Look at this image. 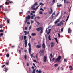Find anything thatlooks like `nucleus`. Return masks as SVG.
<instances>
[{
	"label": "nucleus",
	"instance_id": "nucleus-40",
	"mask_svg": "<svg viewBox=\"0 0 73 73\" xmlns=\"http://www.w3.org/2000/svg\"><path fill=\"white\" fill-rule=\"evenodd\" d=\"M0 32H3V30L2 29L0 30Z\"/></svg>",
	"mask_w": 73,
	"mask_h": 73
},
{
	"label": "nucleus",
	"instance_id": "nucleus-11",
	"mask_svg": "<svg viewBox=\"0 0 73 73\" xmlns=\"http://www.w3.org/2000/svg\"><path fill=\"white\" fill-rule=\"evenodd\" d=\"M50 10H51V11L49 12V14H51V13H53V9H52L50 8Z\"/></svg>",
	"mask_w": 73,
	"mask_h": 73
},
{
	"label": "nucleus",
	"instance_id": "nucleus-27",
	"mask_svg": "<svg viewBox=\"0 0 73 73\" xmlns=\"http://www.w3.org/2000/svg\"><path fill=\"white\" fill-rule=\"evenodd\" d=\"M40 5H41V6H42V5H44V3H39Z\"/></svg>",
	"mask_w": 73,
	"mask_h": 73
},
{
	"label": "nucleus",
	"instance_id": "nucleus-8",
	"mask_svg": "<svg viewBox=\"0 0 73 73\" xmlns=\"http://www.w3.org/2000/svg\"><path fill=\"white\" fill-rule=\"evenodd\" d=\"M4 11H9V9L8 8V7H5L4 9Z\"/></svg>",
	"mask_w": 73,
	"mask_h": 73
},
{
	"label": "nucleus",
	"instance_id": "nucleus-16",
	"mask_svg": "<svg viewBox=\"0 0 73 73\" xmlns=\"http://www.w3.org/2000/svg\"><path fill=\"white\" fill-rule=\"evenodd\" d=\"M55 12H54L52 14V15H51V17L52 18V19H53V17H54L53 16V15H55Z\"/></svg>",
	"mask_w": 73,
	"mask_h": 73
},
{
	"label": "nucleus",
	"instance_id": "nucleus-50",
	"mask_svg": "<svg viewBox=\"0 0 73 73\" xmlns=\"http://www.w3.org/2000/svg\"><path fill=\"white\" fill-rule=\"evenodd\" d=\"M60 24H61L62 25H63V22H62V21L60 22Z\"/></svg>",
	"mask_w": 73,
	"mask_h": 73
},
{
	"label": "nucleus",
	"instance_id": "nucleus-4",
	"mask_svg": "<svg viewBox=\"0 0 73 73\" xmlns=\"http://www.w3.org/2000/svg\"><path fill=\"white\" fill-rule=\"evenodd\" d=\"M44 52L45 50H41L39 52V53L40 54V56H42V54H41V53H42V54H44Z\"/></svg>",
	"mask_w": 73,
	"mask_h": 73
},
{
	"label": "nucleus",
	"instance_id": "nucleus-52",
	"mask_svg": "<svg viewBox=\"0 0 73 73\" xmlns=\"http://www.w3.org/2000/svg\"><path fill=\"white\" fill-rule=\"evenodd\" d=\"M4 19L5 20V21H6V20H7V17H5L4 18Z\"/></svg>",
	"mask_w": 73,
	"mask_h": 73
},
{
	"label": "nucleus",
	"instance_id": "nucleus-53",
	"mask_svg": "<svg viewBox=\"0 0 73 73\" xmlns=\"http://www.w3.org/2000/svg\"><path fill=\"white\" fill-rule=\"evenodd\" d=\"M33 22H34L33 21L31 20V24H32V23H33Z\"/></svg>",
	"mask_w": 73,
	"mask_h": 73
},
{
	"label": "nucleus",
	"instance_id": "nucleus-29",
	"mask_svg": "<svg viewBox=\"0 0 73 73\" xmlns=\"http://www.w3.org/2000/svg\"><path fill=\"white\" fill-rule=\"evenodd\" d=\"M24 40H26V38H27V36H26L24 35Z\"/></svg>",
	"mask_w": 73,
	"mask_h": 73
},
{
	"label": "nucleus",
	"instance_id": "nucleus-38",
	"mask_svg": "<svg viewBox=\"0 0 73 73\" xmlns=\"http://www.w3.org/2000/svg\"><path fill=\"white\" fill-rule=\"evenodd\" d=\"M58 37H60V36H61V35H60V34H59V33H58Z\"/></svg>",
	"mask_w": 73,
	"mask_h": 73
},
{
	"label": "nucleus",
	"instance_id": "nucleus-18",
	"mask_svg": "<svg viewBox=\"0 0 73 73\" xmlns=\"http://www.w3.org/2000/svg\"><path fill=\"white\" fill-rule=\"evenodd\" d=\"M41 47V44H40L39 45H37V48H40Z\"/></svg>",
	"mask_w": 73,
	"mask_h": 73
},
{
	"label": "nucleus",
	"instance_id": "nucleus-34",
	"mask_svg": "<svg viewBox=\"0 0 73 73\" xmlns=\"http://www.w3.org/2000/svg\"><path fill=\"white\" fill-rule=\"evenodd\" d=\"M4 35V33H2L0 34V36H3Z\"/></svg>",
	"mask_w": 73,
	"mask_h": 73
},
{
	"label": "nucleus",
	"instance_id": "nucleus-12",
	"mask_svg": "<svg viewBox=\"0 0 73 73\" xmlns=\"http://www.w3.org/2000/svg\"><path fill=\"white\" fill-rule=\"evenodd\" d=\"M42 28V27H40L39 28H37L36 29V30H37V31H40V30Z\"/></svg>",
	"mask_w": 73,
	"mask_h": 73
},
{
	"label": "nucleus",
	"instance_id": "nucleus-20",
	"mask_svg": "<svg viewBox=\"0 0 73 73\" xmlns=\"http://www.w3.org/2000/svg\"><path fill=\"white\" fill-rule=\"evenodd\" d=\"M69 68H70V70H73V68L71 66H69Z\"/></svg>",
	"mask_w": 73,
	"mask_h": 73
},
{
	"label": "nucleus",
	"instance_id": "nucleus-5",
	"mask_svg": "<svg viewBox=\"0 0 73 73\" xmlns=\"http://www.w3.org/2000/svg\"><path fill=\"white\" fill-rule=\"evenodd\" d=\"M46 59H47V57L46 56H44L43 59V61L44 62H46Z\"/></svg>",
	"mask_w": 73,
	"mask_h": 73
},
{
	"label": "nucleus",
	"instance_id": "nucleus-37",
	"mask_svg": "<svg viewBox=\"0 0 73 73\" xmlns=\"http://www.w3.org/2000/svg\"><path fill=\"white\" fill-rule=\"evenodd\" d=\"M64 61H65L66 62H67V60H66V59H65L64 60Z\"/></svg>",
	"mask_w": 73,
	"mask_h": 73
},
{
	"label": "nucleus",
	"instance_id": "nucleus-59",
	"mask_svg": "<svg viewBox=\"0 0 73 73\" xmlns=\"http://www.w3.org/2000/svg\"><path fill=\"white\" fill-rule=\"evenodd\" d=\"M4 66H5V65H3L2 66V68H4Z\"/></svg>",
	"mask_w": 73,
	"mask_h": 73
},
{
	"label": "nucleus",
	"instance_id": "nucleus-58",
	"mask_svg": "<svg viewBox=\"0 0 73 73\" xmlns=\"http://www.w3.org/2000/svg\"><path fill=\"white\" fill-rule=\"evenodd\" d=\"M3 7V5H0V8H1Z\"/></svg>",
	"mask_w": 73,
	"mask_h": 73
},
{
	"label": "nucleus",
	"instance_id": "nucleus-28",
	"mask_svg": "<svg viewBox=\"0 0 73 73\" xmlns=\"http://www.w3.org/2000/svg\"><path fill=\"white\" fill-rule=\"evenodd\" d=\"M62 5L61 4H60L59 5H57V6L58 7H62Z\"/></svg>",
	"mask_w": 73,
	"mask_h": 73
},
{
	"label": "nucleus",
	"instance_id": "nucleus-55",
	"mask_svg": "<svg viewBox=\"0 0 73 73\" xmlns=\"http://www.w3.org/2000/svg\"><path fill=\"white\" fill-rule=\"evenodd\" d=\"M31 19H33V16H31Z\"/></svg>",
	"mask_w": 73,
	"mask_h": 73
},
{
	"label": "nucleus",
	"instance_id": "nucleus-32",
	"mask_svg": "<svg viewBox=\"0 0 73 73\" xmlns=\"http://www.w3.org/2000/svg\"><path fill=\"white\" fill-rule=\"evenodd\" d=\"M9 20H10L9 19H7V21L8 23H9Z\"/></svg>",
	"mask_w": 73,
	"mask_h": 73
},
{
	"label": "nucleus",
	"instance_id": "nucleus-31",
	"mask_svg": "<svg viewBox=\"0 0 73 73\" xmlns=\"http://www.w3.org/2000/svg\"><path fill=\"white\" fill-rule=\"evenodd\" d=\"M50 56L51 58H53V54H50Z\"/></svg>",
	"mask_w": 73,
	"mask_h": 73
},
{
	"label": "nucleus",
	"instance_id": "nucleus-63",
	"mask_svg": "<svg viewBox=\"0 0 73 73\" xmlns=\"http://www.w3.org/2000/svg\"><path fill=\"white\" fill-rule=\"evenodd\" d=\"M32 68L33 69V70L34 69H35V68H34V67H33V66H32Z\"/></svg>",
	"mask_w": 73,
	"mask_h": 73
},
{
	"label": "nucleus",
	"instance_id": "nucleus-24",
	"mask_svg": "<svg viewBox=\"0 0 73 73\" xmlns=\"http://www.w3.org/2000/svg\"><path fill=\"white\" fill-rule=\"evenodd\" d=\"M31 18L30 17V16H29V15H28L27 16V19H28V20H30V18Z\"/></svg>",
	"mask_w": 73,
	"mask_h": 73
},
{
	"label": "nucleus",
	"instance_id": "nucleus-54",
	"mask_svg": "<svg viewBox=\"0 0 73 73\" xmlns=\"http://www.w3.org/2000/svg\"><path fill=\"white\" fill-rule=\"evenodd\" d=\"M66 3V4H69V3H70V2L69 1H67Z\"/></svg>",
	"mask_w": 73,
	"mask_h": 73
},
{
	"label": "nucleus",
	"instance_id": "nucleus-60",
	"mask_svg": "<svg viewBox=\"0 0 73 73\" xmlns=\"http://www.w3.org/2000/svg\"><path fill=\"white\" fill-rule=\"evenodd\" d=\"M46 35H47V34H45V37H46V39H47Z\"/></svg>",
	"mask_w": 73,
	"mask_h": 73
},
{
	"label": "nucleus",
	"instance_id": "nucleus-44",
	"mask_svg": "<svg viewBox=\"0 0 73 73\" xmlns=\"http://www.w3.org/2000/svg\"><path fill=\"white\" fill-rule=\"evenodd\" d=\"M33 61L35 62H36V63H37V62H36V60H33Z\"/></svg>",
	"mask_w": 73,
	"mask_h": 73
},
{
	"label": "nucleus",
	"instance_id": "nucleus-26",
	"mask_svg": "<svg viewBox=\"0 0 73 73\" xmlns=\"http://www.w3.org/2000/svg\"><path fill=\"white\" fill-rule=\"evenodd\" d=\"M6 57H9V54L8 53H7L6 55Z\"/></svg>",
	"mask_w": 73,
	"mask_h": 73
},
{
	"label": "nucleus",
	"instance_id": "nucleus-33",
	"mask_svg": "<svg viewBox=\"0 0 73 73\" xmlns=\"http://www.w3.org/2000/svg\"><path fill=\"white\" fill-rule=\"evenodd\" d=\"M24 32L25 33V35H27V31H24Z\"/></svg>",
	"mask_w": 73,
	"mask_h": 73
},
{
	"label": "nucleus",
	"instance_id": "nucleus-30",
	"mask_svg": "<svg viewBox=\"0 0 73 73\" xmlns=\"http://www.w3.org/2000/svg\"><path fill=\"white\" fill-rule=\"evenodd\" d=\"M24 58L25 60H26L27 59V55L25 54L24 56Z\"/></svg>",
	"mask_w": 73,
	"mask_h": 73
},
{
	"label": "nucleus",
	"instance_id": "nucleus-14",
	"mask_svg": "<svg viewBox=\"0 0 73 73\" xmlns=\"http://www.w3.org/2000/svg\"><path fill=\"white\" fill-rule=\"evenodd\" d=\"M42 46L43 48H45V43H43Z\"/></svg>",
	"mask_w": 73,
	"mask_h": 73
},
{
	"label": "nucleus",
	"instance_id": "nucleus-21",
	"mask_svg": "<svg viewBox=\"0 0 73 73\" xmlns=\"http://www.w3.org/2000/svg\"><path fill=\"white\" fill-rule=\"evenodd\" d=\"M59 22V19H58L57 20H56V21L55 22V24H57V23H58Z\"/></svg>",
	"mask_w": 73,
	"mask_h": 73
},
{
	"label": "nucleus",
	"instance_id": "nucleus-42",
	"mask_svg": "<svg viewBox=\"0 0 73 73\" xmlns=\"http://www.w3.org/2000/svg\"><path fill=\"white\" fill-rule=\"evenodd\" d=\"M31 12L33 13H35V11H31Z\"/></svg>",
	"mask_w": 73,
	"mask_h": 73
},
{
	"label": "nucleus",
	"instance_id": "nucleus-6",
	"mask_svg": "<svg viewBox=\"0 0 73 73\" xmlns=\"http://www.w3.org/2000/svg\"><path fill=\"white\" fill-rule=\"evenodd\" d=\"M27 40H24L25 47H27Z\"/></svg>",
	"mask_w": 73,
	"mask_h": 73
},
{
	"label": "nucleus",
	"instance_id": "nucleus-1",
	"mask_svg": "<svg viewBox=\"0 0 73 73\" xmlns=\"http://www.w3.org/2000/svg\"><path fill=\"white\" fill-rule=\"evenodd\" d=\"M28 45L29 47V52L30 54H31V44L30 42L28 43Z\"/></svg>",
	"mask_w": 73,
	"mask_h": 73
},
{
	"label": "nucleus",
	"instance_id": "nucleus-13",
	"mask_svg": "<svg viewBox=\"0 0 73 73\" xmlns=\"http://www.w3.org/2000/svg\"><path fill=\"white\" fill-rule=\"evenodd\" d=\"M31 36H36V34L34 33H33L31 34Z\"/></svg>",
	"mask_w": 73,
	"mask_h": 73
},
{
	"label": "nucleus",
	"instance_id": "nucleus-25",
	"mask_svg": "<svg viewBox=\"0 0 73 73\" xmlns=\"http://www.w3.org/2000/svg\"><path fill=\"white\" fill-rule=\"evenodd\" d=\"M4 68L5 69V72H7V71H8V68Z\"/></svg>",
	"mask_w": 73,
	"mask_h": 73
},
{
	"label": "nucleus",
	"instance_id": "nucleus-35",
	"mask_svg": "<svg viewBox=\"0 0 73 73\" xmlns=\"http://www.w3.org/2000/svg\"><path fill=\"white\" fill-rule=\"evenodd\" d=\"M3 26L2 25H0V28H3Z\"/></svg>",
	"mask_w": 73,
	"mask_h": 73
},
{
	"label": "nucleus",
	"instance_id": "nucleus-62",
	"mask_svg": "<svg viewBox=\"0 0 73 73\" xmlns=\"http://www.w3.org/2000/svg\"><path fill=\"white\" fill-rule=\"evenodd\" d=\"M69 17V15L67 17V19H68Z\"/></svg>",
	"mask_w": 73,
	"mask_h": 73
},
{
	"label": "nucleus",
	"instance_id": "nucleus-48",
	"mask_svg": "<svg viewBox=\"0 0 73 73\" xmlns=\"http://www.w3.org/2000/svg\"><path fill=\"white\" fill-rule=\"evenodd\" d=\"M39 13L40 14H42V13L41 11L39 12Z\"/></svg>",
	"mask_w": 73,
	"mask_h": 73
},
{
	"label": "nucleus",
	"instance_id": "nucleus-41",
	"mask_svg": "<svg viewBox=\"0 0 73 73\" xmlns=\"http://www.w3.org/2000/svg\"><path fill=\"white\" fill-rule=\"evenodd\" d=\"M33 54H34V53H33V54L31 55V57H33Z\"/></svg>",
	"mask_w": 73,
	"mask_h": 73
},
{
	"label": "nucleus",
	"instance_id": "nucleus-56",
	"mask_svg": "<svg viewBox=\"0 0 73 73\" xmlns=\"http://www.w3.org/2000/svg\"><path fill=\"white\" fill-rule=\"evenodd\" d=\"M31 13V12H30V11H28V13H28V14H29V13Z\"/></svg>",
	"mask_w": 73,
	"mask_h": 73
},
{
	"label": "nucleus",
	"instance_id": "nucleus-19",
	"mask_svg": "<svg viewBox=\"0 0 73 73\" xmlns=\"http://www.w3.org/2000/svg\"><path fill=\"white\" fill-rule=\"evenodd\" d=\"M33 6H32V7H31V9H32L33 10H36V8H35V7H33Z\"/></svg>",
	"mask_w": 73,
	"mask_h": 73
},
{
	"label": "nucleus",
	"instance_id": "nucleus-22",
	"mask_svg": "<svg viewBox=\"0 0 73 73\" xmlns=\"http://www.w3.org/2000/svg\"><path fill=\"white\" fill-rule=\"evenodd\" d=\"M40 30H41L40 33H41H41H43V30H42V28L41 29H40Z\"/></svg>",
	"mask_w": 73,
	"mask_h": 73
},
{
	"label": "nucleus",
	"instance_id": "nucleus-39",
	"mask_svg": "<svg viewBox=\"0 0 73 73\" xmlns=\"http://www.w3.org/2000/svg\"><path fill=\"white\" fill-rule=\"evenodd\" d=\"M56 60V58H53L52 61V62H54V60Z\"/></svg>",
	"mask_w": 73,
	"mask_h": 73
},
{
	"label": "nucleus",
	"instance_id": "nucleus-49",
	"mask_svg": "<svg viewBox=\"0 0 73 73\" xmlns=\"http://www.w3.org/2000/svg\"><path fill=\"white\" fill-rule=\"evenodd\" d=\"M40 10H42V11H44V10L42 9V8H40Z\"/></svg>",
	"mask_w": 73,
	"mask_h": 73
},
{
	"label": "nucleus",
	"instance_id": "nucleus-17",
	"mask_svg": "<svg viewBox=\"0 0 73 73\" xmlns=\"http://www.w3.org/2000/svg\"><path fill=\"white\" fill-rule=\"evenodd\" d=\"M36 72H37V73H42L41 72H42V71L41 70L39 71L38 70H36Z\"/></svg>",
	"mask_w": 73,
	"mask_h": 73
},
{
	"label": "nucleus",
	"instance_id": "nucleus-45",
	"mask_svg": "<svg viewBox=\"0 0 73 73\" xmlns=\"http://www.w3.org/2000/svg\"><path fill=\"white\" fill-rule=\"evenodd\" d=\"M63 28L61 29V31L62 32H63Z\"/></svg>",
	"mask_w": 73,
	"mask_h": 73
},
{
	"label": "nucleus",
	"instance_id": "nucleus-57",
	"mask_svg": "<svg viewBox=\"0 0 73 73\" xmlns=\"http://www.w3.org/2000/svg\"><path fill=\"white\" fill-rule=\"evenodd\" d=\"M59 14H60V12H59L57 14V15H56V16H58V15H59Z\"/></svg>",
	"mask_w": 73,
	"mask_h": 73
},
{
	"label": "nucleus",
	"instance_id": "nucleus-47",
	"mask_svg": "<svg viewBox=\"0 0 73 73\" xmlns=\"http://www.w3.org/2000/svg\"><path fill=\"white\" fill-rule=\"evenodd\" d=\"M31 29V26H30L29 28V30H30V29Z\"/></svg>",
	"mask_w": 73,
	"mask_h": 73
},
{
	"label": "nucleus",
	"instance_id": "nucleus-61",
	"mask_svg": "<svg viewBox=\"0 0 73 73\" xmlns=\"http://www.w3.org/2000/svg\"><path fill=\"white\" fill-rule=\"evenodd\" d=\"M27 66H29V63H27Z\"/></svg>",
	"mask_w": 73,
	"mask_h": 73
},
{
	"label": "nucleus",
	"instance_id": "nucleus-15",
	"mask_svg": "<svg viewBox=\"0 0 73 73\" xmlns=\"http://www.w3.org/2000/svg\"><path fill=\"white\" fill-rule=\"evenodd\" d=\"M9 61H7L5 62L6 65H9Z\"/></svg>",
	"mask_w": 73,
	"mask_h": 73
},
{
	"label": "nucleus",
	"instance_id": "nucleus-64",
	"mask_svg": "<svg viewBox=\"0 0 73 73\" xmlns=\"http://www.w3.org/2000/svg\"><path fill=\"white\" fill-rule=\"evenodd\" d=\"M27 24H30V22H27Z\"/></svg>",
	"mask_w": 73,
	"mask_h": 73
},
{
	"label": "nucleus",
	"instance_id": "nucleus-51",
	"mask_svg": "<svg viewBox=\"0 0 73 73\" xmlns=\"http://www.w3.org/2000/svg\"><path fill=\"white\" fill-rule=\"evenodd\" d=\"M36 18H37L38 19H39L40 18V17L39 16H37L36 17Z\"/></svg>",
	"mask_w": 73,
	"mask_h": 73
},
{
	"label": "nucleus",
	"instance_id": "nucleus-23",
	"mask_svg": "<svg viewBox=\"0 0 73 73\" xmlns=\"http://www.w3.org/2000/svg\"><path fill=\"white\" fill-rule=\"evenodd\" d=\"M56 26H58V27H61V25L60 24H58L56 25Z\"/></svg>",
	"mask_w": 73,
	"mask_h": 73
},
{
	"label": "nucleus",
	"instance_id": "nucleus-2",
	"mask_svg": "<svg viewBox=\"0 0 73 73\" xmlns=\"http://www.w3.org/2000/svg\"><path fill=\"white\" fill-rule=\"evenodd\" d=\"M61 58V56H59L58 57L56 58L55 61V62H57V61L59 62V61H60V59Z\"/></svg>",
	"mask_w": 73,
	"mask_h": 73
},
{
	"label": "nucleus",
	"instance_id": "nucleus-3",
	"mask_svg": "<svg viewBox=\"0 0 73 73\" xmlns=\"http://www.w3.org/2000/svg\"><path fill=\"white\" fill-rule=\"evenodd\" d=\"M6 1H7L6 2H5V4L6 5H7V4H9V3L10 4H12V3H13L12 1H9V0H6Z\"/></svg>",
	"mask_w": 73,
	"mask_h": 73
},
{
	"label": "nucleus",
	"instance_id": "nucleus-7",
	"mask_svg": "<svg viewBox=\"0 0 73 73\" xmlns=\"http://www.w3.org/2000/svg\"><path fill=\"white\" fill-rule=\"evenodd\" d=\"M51 47H53L54 46V42H52L50 43Z\"/></svg>",
	"mask_w": 73,
	"mask_h": 73
},
{
	"label": "nucleus",
	"instance_id": "nucleus-43",
	"mask_svg": "<svg viewBox=\"0 0 73 73\" xmlns=\"http://www.w3.org/2000/svg\"><path fill=\"white\" fill-rule=\"evenodd\" d=\"M57 65H58V64H55L54 65V66L55 67H56V66H57Z\"/></svg>",
	"mask_w": 73,
	"mask_h": 73
},
{
	"label": "nucleus",
	"instance_id": "nucleus-46",
	"mask_svg": "<svg viewBox=\"0 0 73 73\" xmlns=\"http://www.w3.org/2000/svg\"><path fill=\"white\" fill-rule=\"evenodd\" d=\"M38 7H39V6H38L36 7V8H35L36 10L38 8Z\"/></svg>",
	"mask_w": 73,
	"mask_h": 73
},
{
	"label": "nucleus",
	"instance_id": "nucleus-36",
	"mask_svg": "<svg viewBox=\"0 0 73 73\" xmlns=\"http://www.w3.org/2000/svg\"><path fill=\"white\" fill-rule=\"evenodd\" d=\"M36 18H37V17H35V18L34 19V20L35 21H36V20H37V19H36Z\"/></svg>",
	"mask_w": 73,
	"mask_h": 73
},
{
	"label": "nucleus",
	"instance_id": "nucleus-9",
	"mask_svg": "<svg viewBox=\"0 0 73 73\" xmlns=\"http://www.w3.org/2000/svg\"><path fill=\"white\" fill-rule=\"evenodd\" d=\"M37 2H36L35 4L33 5V7H34L36 6V5H37L38 4H37Z\"/></svg>",
	"mask_w": 73,
	"mask_h": 73
},
{
	"label": "nucleus",
	"instance_id": "nucleus-10",
	"mask_svg": "<svg viewBox=\"0 0 73 73\" xmlns=\"http://www.w3.org/2000/svg\"><path fill=\"white\" fill-rule=\"evenodd\" d=\"M68 33H71V29L70 28L68 29Z\"/></svg>",
	"mask_w": 73,
	"mask_h": 73
}]
</instances>
